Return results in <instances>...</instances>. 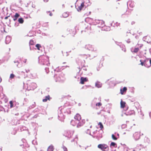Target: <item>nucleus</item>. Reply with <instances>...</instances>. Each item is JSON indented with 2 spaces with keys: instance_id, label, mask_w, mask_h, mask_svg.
Returning a JSON list of instances; mask_svg holds the SVG:
<instances>
[{
  "instance_id": "nucleus-1",
  "label": "nucleus",
  "mask_w": 151,
  "mask_h": 151,
  "mask_svg": "<svg viewBox=\"0 0 151 151\" xmlns=\"http://www.w3.org/2000/svg\"><path fill=\"white\" fill-rule=\"evenodd\" d=\"M98 147L103 151H108L109 150L108 146L105 144H100L98 145Z\"/></svg>"
},
{
  "instance_id": "nucleus-2",
  "label": "nucleus",
  "mask_w": 151,
  "mask_h": 151,
  "mask_svg": "<svg viewBox=\"0 0 151 151\" xmlns=\"http://www.w3.org/2000/svg\"><path fill=\"white\" fill-rule=\"evenodd\" d=\"M73 132L72 131H68L65 133L64 135L68 138L71 137L73 134Z\"/></svg>"
},
{
  "instance_id": "nucleus-3",
  "label": "nucleus",
  "mask_w": 151,
  "mask_h": 151,
  "mask_svg": "<svg viewBox=\"0 0 151 151\" xmlns=\"http://www.w3.org/2000/svg\"><path fill=\"white\" fill-rule=\"evenodd\" d=\"M85 122V119H82L80 121L78 122L77 127L78 128H80L84 124Z\"/></svg>"
},
{
  "instance_id": "nucleus-4",
  "label": "nucleus",
  "mask_w": 151,
  "mask_h": 151,
  "mask_svg": "<svg viewBox=\"0 0 151 151\" xmlns=\"http://www.w3.org/2000/svg\"><path fill=\"white\" fill-rule=\"evenodd\" d=\"M141 63L139 65H141L142 66H145L147 68L149 67V66L147 65V63L148 62L147 60L146 59L144 60V61H142L141 60H140Z\"/></svg>"
},
{
  "instance_id": "nucleus-5",
  "label": "nucleus",
  "mask_w": 151,
  "mask_h": 151,
  "mask_svg": "<svg viewBox=\"0 0 151 151\" xmlns=\"http://www.w3.org/2000/svg\"><path fill=\"white\" fill-rule=\"evenodd\" d=\"M74 119L77 120V122H79L81 119V116L79 114H77L74 117Z\"/></svg>"
},
{
  "instance_id": "nucleus-6",
  "label": "nucleus",
  "mask_w": 151,
  "mask_h": 151,
  "mask_svg": "<svg viewBox=\"0 0 151 151\" xmlns=\"http://www.w3.org/2000/svg\"><path fill=\"white\" fill-rule=\"evenodd\" d=\"M85 6L84 2H82L80 5L78 6L77 10L78 12L81 11Z\"/></svg>"
},
{
  "instance_id": "nucleus-7",
  "label": "nucleus",
  "mask_w": 151,
  "mask_h": 151,
  "mask_svg": "<svg viewBox=\"0 0 151 151\" xmlns=\"http://www.w3.org/2000/svg\"><path fill=\"white\" fill-rule=\"evenodd\" d=\"M80 80V83L82 84H84L85 82H87L88 81L86 78H84L83 77H81Z\"/></svg>"
},
{
  "instance_id": "nucleus-8",
  "label": "nucleus",
  "mask_w": 151,
  "mask_h": 151,
  "mask_svg": "<svg viewBox=\"0 0 151 151\" xmlns=\"http://www.w3.org/2000/svg\"><path fill=\"white\" fill-rule=\"evenodd\" d=\"M127 90V88L125 87H124L122 89H121L120 90L121 94L122 95L124 94V93L126 92Z\"/></svg>"
},
{
  "instance_id": "nucleus-9",
  "label": "nucleus",
  "mask_w": 151,
  "mask_h": 151,
  "mask_svg": "<svg viewBox=\"0 0 151 151\" xmlns=\"http://www.w3.org/2000/svg\"><path fill=\"white\" fill-rule=\"evenodd\" d=\"M78 122L75 119L72 120L70 122V124L74 126L77 124Z\"/></svg>"
},
{
  "instance_id": "nucleus-10",
  "label": "nucleus",
  "mask_w": 151,
  "mask_h": 151,
  "mask_svg": "<svg viewBox=\"0 0 151 151\" xmlns=\"http://www.w3.org/2000/svg\"><path fill=\"white\" fill-rule=\"evenodd\" d=\"M126 103L125 102L123 101L122 100L120 102V106L121 108H124L125 106Z\"/></svg>"
},
{
  "instance_id": "nucleus-11",
  "label": "nucleus",
  "mask_w": 151,
  "mask_h": 151,
  "mask_svg": "<svg viewBox=\"0 0 151 151\" xmlns=\"http://www.w3.org/2000/svg\"><path fill=\"white\" fill-rule=\"evenodd\" d=\"M54 150V146L53 145H51L48 147L47 151H53Z\"/></svg>"
},
{
  "instance_id": "nucleus-12",
  "label": "nucleus",
  "mask_w": 151,
  "mask_h": 151,
  "mask_svg": "<svg viewBox=\"0 0 151 151\" xmlns=\"http://www.w3.org/2000/svg\"><path fill=\"white\" fill-rule=\"evenodd\" d=\"M50 96L48 95L47 96H46L45 98L42 100V101L44 102H46L47 100H50Z\"/></svg>"
},
{
  "instance_id": "nucleus-13",
  "label": "nucleus",
  "mask_w": 151,
  "mask_h": 151,
  "mask_svg": "<svg viewBox=\"0 0 151 151\" xmlns=\"http://www.w3.org/2000/svg\"><path fill=\"white\" fill-rule=\"evenodd\" d=\"M20 15L19 14L17 13H16L13 18V20L14 21L16 20L17 18L19 17Z\"/></svg>"
},
{
  "instance_id": "nucleus-14",
  "label": "nucleus",
  "mask_w": 151,
  "mask_h": 151,
  "mask_svg": "<svg viewBox=\"0 0 151 151\" xmlns=\"http://www.w3.org/2000/svg\"><path fill=\"white\" fill-rule=\"evenodd\" d=\"M36 47H37V49L38 50H40V48H41V45L40 44H37L35 45Z\"/></svg>"
},
{
  "instance_id": "nucleus-15",
  "label": "nucleus",
  "mask_w": 151,
  "mask_h": 151,
  "mask_svg": "<svg viewBox=\"0 0 151 151\" xmlns=\"http://www.w3.org/2000/svg\"><path fill=\"white\" fill-rule=\"evenodd\" d=\"M95 85L98 88H100L101 86V84L99 82H97L96 83Z\"/></svg>"
},
{
  "instance_id": "nucleus-16",
  "label": "nucleus",
  "mask_w": 151,
  "mask_h": 151,
  "mask_svg": "<svg viewBox=\"0 0 151 151\" xmlns=\"http://www.w3.org/2000/svg\"><path fill=\"white\" fill-rule=\"evenodd\" d=\"M18 21L20 23L22 24L24 22V20L22 18H20L18 19Z\"/></svg>"
},
{
  "instance_id": "nucleus-17",
  "label": "nucleus",
  "mask_w": 151,
  "mask_h": 151,
  "mask_svg": "<svg viewBox=\"0 0 151 151\" xmlns=\"http://www.w3.org/2000/svg\"><path fill=\"white\" fill-rule=\"evenodd\" d=\"M98 125L99 126V127L101 128V129H102L103 128V126L101 122H99V123Z\"/></svg>"
},
{
  "instance_id": "nucleus-18",
  "label": "nucleus",
  "mask_w": 151,
  "mask_h": 151,
  "mask_svg": "<svg viewBox=\"0 0 151 151\" xmlns=\"http://www.w3.org/2000/svg\"><path fill=\"white\" fill-rule=\"evenodd\" d=\"M116 145V143L114 142H111L110 145V146L111 147V146H113L114 147H115V146Z\"/></svg>"
},
{
  "instance_id": "nucleus-19",
  "label": "nucleus",
  "mask_w": 151,
  "mask_h": 151,
  "mask_svg": "<svg viewBox=\"0 0 151 151\" xmlns=\"http://www.w3.org/2000/svg\"><path fill=\"white\" fill-rule=\"evenodd\" d=\"M139 48H135L134 49L133 52L134 53H137L139 51Z\"/></svg>"
},
{
  "instance_id": "nucleus-20",
  "label": "nucleus",
  "mask_w": 151,
  "mask_h": 151,
  "mask_svg": "<svg viewBox=\"0 0 151 151\" xmlns=\"http://www.w3.org/2000/svg\"><path fill=\"white\" fill-rule=\"evenodd\" d=\"M134 111L133 110L130 111L129 112L127 113V115H131V114H133L134 113Z\"/></svg>"
},
{
  "instance_id": "nucleus-21",
  "label": "nucleus",
  "mask_w": 151,
  "mask_h": 151,
  "mask_svg": "<svg viewBox=\"0 0 151 151\" xmlns=\"http://www.w3.org/2000/svg\"><path fill=\"white\" fill-rule=\"evenodd\" d=\"M136 136H138V137L137 138H136V139H138L139 138V137L140 136V134L139 133H135V134H134V136L135 137Z\"/></svg>"
},
{
  "instance_id": "nucleus-22",
  "label": "nucleus",
  "mask_w": 151,
  "mask_h": 151,
  "mask_svg": "<svg viewBox=\"0 0 151 151\" xmlns=\"http://www.w3.org/2000/svg\"><path fill=\"white\" fill-rule=\"evenodd\" d=\"M112 138L113 140H116L117 139V138L115 136V135L112 134L111 135Z\"/></svg>"
},
{
  "instance_id": "nucleus-23",
  "label": "nucleus",
  "mask_w": 151,
  "mask_h": 151,
  "mask_svg": "<svg viewBox=\"0 0 151 151\" xmlns=\"http://www.w3.org/2000/svg\"><path fill=\"white\" fill-rule=\"evenodd\" d=\"M15 76V75L14 74H13V73L11 74L10 76V77H9L10 78L13 79L14 77Z\"/></svg>"
},
{
  "instance_id": "nucleus-24",
  "label": "nucleus",
  "mask_w": 151,
  "mask_h": 151,
  "mask_svg": "<svg viewBox=\"0 0 151 151\" xmlns=\"http://www.w3.org/2000/svg\"><path fill=\"white\" fill-rule=\"evenodd\" d=\"M29 44L31 45H34V42L33 40H31L29 42Z\"/></svg>"
},
{
  "instance_id": "nucleus-25",
  "label": "nucleus",
  "mask_w": 151,
  "mask_h": 151,
  "mask_svg": "<svg viewBox=\"0 0 151 151\" xmlns=\"http://www.w3.org/2000/svg\"><path fill=\"white\" fill-rule=\"evenodd\" d=\"M9 104L10 105V108H12V107H13V102L12 101H10Z\"/></svg>"
},
{
  "instance_id": "nucleus-26",
  "label": "nucleus",
  "mask_w": 151,
  "mask_h": 151,
  "mask_svg": "<svg viewBox=\"0 0 151 151\" xmlns=\"http://www.w3.org/2000/svg\"><path fill=\"white\" fill-rule=\"evenodd\" d=\"M62 148H63V151H68V150L67 148L65 147V146H63L62 147Z\"/></svg>"
},
{
  "instance_id": "nucleus-27",
  "label": "nucleus",
  "mask_w": 151,
  "mask_h": 151,
  "mask_svg": "<svg viewBox=\"0 0 151 151\" xmlns=\"http://www.w3.org/2000/svg\"><path fill=\"white\" fill-rule=\"evenodd\" d=\"M101 105H102V104L101 103V102H99V103H97L96 104V106H101Z\"/></svg>"
},
{
  "instance_id": "nucleus-28",
  "label": "nucleus",
  "mask_w": 151,
  "mask_h": 151,
  "mask_svg": "<svg viewBox=\"0 0 151 151\" xmlns=\"http://www.w3.org/2000/svg\"><path fill=\"white\" fill-rule=\"evenodd\" d=\"M8 39H9V42H10V41H11V39L9 37H7V36L6 37V41H7V40Z\"/></svg>"
},
{
  "instance_id": "nucleus-29",
  "label": "nucleus",
  "mask_w": 151,
  "mask_h": 151,
  "mask_svg": "<svg viewBox=\"0 0 151 151\" xmlns=\"http://www.w3.org/2000/svg\"><path fill=\"white\" fill-rule=\"evenodd\" d=\"M73 35H72V36L73 37H74V35H75L76 34V31H74L73 32Z\"/></svg>"
},
{
  "instance_id": "nucleus-30",
  "label": "nucleus",
  "mask_w": 151,
  "mask_h": 151,
  "mask_svg": "<svg viewBox=\"0 0 151 151\" xmlns=\"http://www.w3.org/2000/svg\"><path fill=\"white\" fill-rule=\"evenodd\" d=\"M50 16H51L52 15V13L51 12V13H50Z\"/></svg>"
},
{
  "instance_id": "nucleus-31",
  "label": "nucleus",
  "mask_w": 151,
  "mask_h": 151,
  "mask_svg": "<svg viewBox=\"0 0 151 151\" xmlns=\"http://www.w3.org/2000/svg\"><path fill=\"white\" fill-rule=\"evenodd\" d=\"M8 17H5V18H4V19H7L8 18Z\"/></svg>"
},
{
  "instance_id": "nucleus-32",
  "label": "nucleus",
  "mask_w": 151,
  "mask_h": 151,
  "mask_svg": "<svg viewBox=\"0 0 151 151\" xmlns=\"http://www.w3.org/2000/svg\"><path fill=\"white\" fill-rule=\"evenodd\" d=\"M150 65L151 66V59H150Z\"/></svg>"
},
{
  "instance_id": "nucleus-33",
  "label": "nucleus",
  "mask_w": 151,
  "mask_h": 151,
  "mask_svg": "<svg viewBox=\"0 0 151 151\" xmlns=\"http://www.w3.org/2000/svg\"><path fill=\"white\" fill-rule=\"evenodd\" d=\"M1 78L0 77V83L1 82Z\"/></svg>"
},
{
  "instance_id": "nucleus-34",
  "label": "nucleus",
  "mask_w": 151,
  "mask_h": 151,
  "mask_svg": "<svg viewBox=\"0 0 151 151\" xmlns=\"http://www.w3.org/2000/svg\"><path fill=\"white\" fill-rule=\"evenodd\" d=\"M89 29H90V30H91V26H90V27H89Z\"/></svg>"
},
{
  "instance_id": "nucleus-35",
  "label": "nucleus",
  "mask_w": 151,
  "mask_h": 151,
  "mask_svg": "<svg viewBox=\"0 0 151 151\" xmlns=\"http://www.w3.org/2000/svg\"><path fill=\"white\" fill-rule=\"evenodd\" d=\"M87 131H88V132H90L89 130V129H88V130H87Z\"/></svg>"
},
{
  "instance_id": "nucleus-36",
  "label": "nucleus",
  "mask_w": 151,
  "mask_h": 151,
  "mask_svg": "<svg viewBox=\"0 0 151 151\" xmlns=\"http://www.w3.org/2000/svg\"><path fill=\"white\" fill-rule=\"evenodd\" d=\"M91 127H92V126H91H91H90V128H91Z\"/></svg>"
}]
</instances>
